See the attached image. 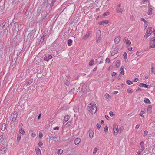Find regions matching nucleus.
Listing matches in <instances>:
<instances>
[{"mask_svg": "<svg viewBox=\"0 0 155 155\" xmlns=\"http://www.w3.org/2000/svg\"><path fill=\"white\" fill-rule=\"evenodd\" d=\"M88 110L92 114L95 113L97 111V107L95 104H92L91 103H90L88 105Z\"/></svg>", "mask_w": 155, "mask_h": 155, "instance_id": "obj_1", "label": "nucleus"}, {"mask_svg": "<svg viewBox=\"0 0 155 155\" xmlns=\"http://www.w3.org/2000/svg\"><path fill=\"white\" fill-rule=\"evenodd\" d=\"M101 33L99 30L97 31L96 32V42L97 43H99L101 39Z\"/></svg>", "mask_w": 155, "mask_h": 155, "instance_id": "obj_2", "label": "nucleus"}, {"mask_svg": "<svg viewBox=\"0 0 155 155\" xmlns=\"http://www.w3.org/2000/svg\"><path fill=\"white\" fill-rule=\"evenodd\" d=\"M114 134V135H117L119 132L118 125L116 124H114L113 125Z\"/></svg>", "mask_w": 155, "mask_h": 155, "instance_id": "obj_3", "label": "nucleus"}, {"mask_svg": "<svg viewBox=\"0 0 155 155\" xmlns=\"http://www.w3.org/2000/svg\"><path fill=\"white\" fill-rule=\"evenodd\" d=\"M17 116V115L16 113L14 112L12 114L11 116V118H12V121L14 122L15 121H16V118Z\"/></svg>", "mask_w": 155, "mask_h": 155, "instance_id": "obj_4", "label": "nucleus"}, {"mask_svg": "<svg viewBox=\"0 0 155 155\" xmlns=\"http://www.w3.org/2000/svg\"><path fill=\"white\" fill-rule=\"evenodd\" d=\"M4 9V6L3 2H0V14L3 13Z\"/></svg>", "mask_w": 155, "mask_h": 155, "instance_id": "obj_5", "label": "nucleus"}, {"mask_svg": "<svg viewBox=\"0 0 155 155\" xmlns=\"http://www.w3.org/2000/svg\"><path fill=\"white\" fill-rule=\"evenodd\" d=\"M49 1H50L48 0H44L43 3V6L47 8L50 7Z\"/></svg>", "mask_w": 155, "mask_h": 155, "instance_id": "obj_6", "label": "nucleus"}, {"mask_svg": "<svg viewBox=\"0 0 155 155\" xmlns=\"http://www.w3.org/2000/svg\"><path fill=\"white\" fill-rule=\"evenodd\" d=\"M152 27H149L148 29L147 30L146 34L147 35H148V36H149L150 34H151V32L152 31Z\"/></svg>", "mask_w": 155, "mask_h": 155, "instance_id": "obj_7", "label": "nucleus"}, {"mask_svg": "<svg viewBox=\"0 0 155 155\" xmlns=\"http://www.w3.org/2000/svg\"><path fill=\"white\" fill-rule=\"evenodd\" d=\"M33 79H30L28 82H25V84L26 86H27L30 85L33 82Z\"/></svg>", "mask_w": 155, "mask_h": 155, "instance_id": "obj_8", "label": "nucleus"}, {"mask_svg": "<svg viewBox=\"0 0 155 155\" xmlns=\"http://www.w3.org/2000/svg\"><path fill=\"white\" fill-rule=\"evenodd\" d=\"M96 60L97 61V64H100L102 62V57L101 56H100L98 58L96 59Z\"/></svg>", "mask_w": 155, "mask_h": 155, "instance_id": "obj_9", "label": "nucleus"}, {"mask_svg": "<svg viewBox=\"0 0 155 155\" xmlns=\"http://www.w3.org/2000/svg\"><path fill=\"white\" fill-rule=\"evenodd\" d=\"M46 36V35L45 34H44L41 38L40 41L39 43V44H40V43L41 44L43 42Z\"/></svg>", "mask_w": 155, "mask_h": 155, "instance_id": "obj_10", "label": "nucleus"}, {"mask_svg": "<svg viewBox=\"0 0 155 155\" xmlns=\"http://www.w3.org/2000/svg\"><path fill=\"white\" fill-rule=\"evenodd\" d=\"M91 33V32L90 31H89L87 34L85 35L84 37H83V39L84 40H86L89 37L90 34Z\"/></svg>", "mask_w": 155, "mask_h": 155, "instance_id": "obj_11", "label": "nucleus"}, {"mask_svg": "<svg viewBox=\"0 0 155 155\" xmlns=\"http://www.w3.org/2000/svg\"><path fill=\"white\" fill-rule=\"evenodd\" d=\"M81 140L79 138H77L75 139L74 141V143L75 145H77L80 142Z\"/></svg>", "mask_w": 155, "mask_h": 155, "instance_id": "obj_12", "label": "nucleus"}, {"mask_svg": "<svg viewBox=\"0 0 155 155\" xmlns=\"http://www.w3.org/2000/svg\"><path fill=\"white\" fill-rule=\"evenodd\" d=\"M89 136L90 138H92L94 134V132L91 129H90L89 131Z\"/></svg>", "mask_w": 155, "mask_h": 155, "instance_id": "obj_13", "label": "nucleus"}, {"mask_svg": "<svg viewBox=\"0 0 155 155\" xmlns=\"http://www.w3.org/2000/svg\"><path fill=\"white\" fill-rule=\"evenodd\" d=\"M139 86L141 87H143L145 88H148V85L143 83H140Z\"/></svg>", "mask_w": 155, "mask_h": 155, "instance_id": "obj_14", "label": "nucleus"}, {"mask_svg": "<svg viewBox=\"0 0 155 155\" xmlns=\"http://www.w3.org/2000/svg\"><path fill=\"white\" fill-rule=\"evenodd\" d=\"M120 39V37H118L115 38L114 39V42L116 44H117L119 42Z\"/></svg>", "mask_w": 155, "mask_h": 155, "instance_id": "obj_15", "label": "nucleus"}, {"mask_svg": "<svg viewBox=\"0 0 155 155\" xmlns=\"http://www.w3.org/2000/svg\"><path fill=\"white\" fill-rule=\"evenodd\" d=\"M35 151L37 155H41L40 150L38 147L35 149Z\"/></svg>", "mask_w": 155, "mask_h": 155, "instance_id": "obj_16", "label": "nucleus"}, {"mask_svg": "<svg viewBox=\"0 0 155 155\" xmlns=\"http://www.w3.org/2000/svg\"><path fill=\"white\" fill-rule=\"evenodd\" d=\"M109 23V21L108 20H104L100 22L99 23L100 25H101L104 24H107Z\"/></svg>", "mask_w": 155, "mask_h": 155, "instance_id": "obj_17", "label": "nucleus"}, {"mask_svg": "<svg viewBox=\"0 0 155 155\" xmlns=\"http://www.w3.org/2000/svg\"><path fill=\"white\" fill-rule=\"evenodd\" d=\"M144 142L143 141L141 142L140 143V146H141V151H143L144 150Z\"/></svg>", "mask_w": 155, "mask_h": 155, "instance_id": "obj_18", "label": "nucleus"}, {"mask_svg": "<svg viewBox=\"0 0 155 155\" xmlns=\"http://www.w3.org/2000/svg\"><path fill=\"white\" fill-rule=\"evenodd\" d=\"M33 34V33L32 31L27 36V38L28 39L30 40L31 39Z\"/></svg>", "mask_w": 155, "mask_h": 155, "instance_id": "obj_19", "label": "nucleus"}, {"mask_svg": "<svg viewBox=\"0 0 155 155\" xmlns=\"http://www.w3.org/2000/svg\"><path fill=\"white\" fill-rule=\"evenodd\" d=\"M124 67L123 66H122L120 68V74L122 75L124 74Z\"/></svg>", "mask_w": 155, "mask_h": 155, "instance_id": "obj_20", "label": "nucleus"}, {"mask_svg": "<svg viewBox=\"0 0 155 155\" xmlns=\"http://www.w3.org/2000/svg\"><path fill=\"white\" fill-rule=\"evenodd\" d=\"M6 127V124L5 123H3L2 125L1 128V130H2L4 131Z\"/></svg>", "mask_w": 155, "mask_h": 155, "instance_id": "obj_21", "label": "nucleus"}, {"mask_svg": "<svg viewBox=\"0 0 155 155\" xmlns=\"http://www.w3.org/2000/svg\"><path fill=\"white\" fill-rule=\"evenodd\" d=\"M152 106L151 105H149L147 107V111L149 113H151L152 112Z\"/></svg>", "mask_w": 155, "mask_h": 155, "instance_id": "obj_22", "label": "nucleus"}, {"mask_svg": "<svg viewBox=\"0 0 155 155\" xmlns=\"http://www.w3.org/2000/svg\"><path fill=\"white\" fill-rule=\"evenodd\" d=\"M145 113V110L143 109L140 112L139 114V115L141 116L142 117H144V116L143 115V114H144Z\"/></svg>", "mask_w": 155, "mask_h": 155, "instance_id": "obj_23", "label": "nucleus"}, {"mask_svg": "<svg viewBox=\"0 0 155 155\" xmlns=\"http://www.w3.org/2000/svg\"><path fill=\"white\" fill-rule=\"evenodd\" d=\"M117 13H122L123 12L124 8H121L120 9L119 8H117Z\"/></svg>", "mask_w": 155, "mask_h": 155, "instance_id": "obj_24", "label": "nucleus"}, {"mask_svg": "<svg viewBox=\"0 0 155 155\" xmlns=\"http://www.w3.org/2000/svg\"><path fill=\"white\" fill-rule=\"evenodd\" d=\"M46 12H43L42 13V15L43 16L42 17L43 19H45L47 18L46 16L47 15L46 14Z\"/></svg>", "mask_w": 155, "mask_h": 155, "instance_id": "obj_25", "label": "nucleus"}, {"mask_svg": "<svg viewBox=\"0 0 155 155\" xmlns=\"http://www.w3.org/2000/svg\"><path fill=\"white\" fill-rule=\"evenodd\" d=\"M150 46L149 47V48L150 49L151 48H155V44L153 43H151V42L150 43Z\"/></svg>", "mask_w": 155, "mask_h": 155, "instance_id": "obj_26", "label": "nucleus"}, {"mask_svg": "<svg viewBox=\"0 0 155 155\" xmlns=\"http://www.w3.org/2000/svg\"><path fill=\"white\" fill-rule=\"evenodd\" d=\"M72 42H73V41H72V40H71V39L68 40V45L69 46H71L72 45Z\"/></svg>", "mask_w": 155, "mask_h": 155, "instance_id": "obj_27", "label": "nucleus"}, {"mask_svg": "<svg viewBox=\"0 0 155 155\" xmlns=\"http://www.w3.org/2000/svg\"><path fill=\"white\" fill-rule=\"evenodd\" d=\"M144 102L147 104H150V101L148 98H145L144 100Z\"/></svg>", "mask_w": 155, "mask_h": 155, "instance_id": "obj_28", "label": "nucleus"}, {"mask_svg": "<svg viewBox=\"0 0 155 155\" xmlns=\"http://www.w3.org/2000/svg\"><path fill=\"white\" fill-rule=\"evenodd\" d=\"M74 88L72 89L69 92L68 94H74Z\"/></svg>", "mask_w": 155, "mask_h": 155, "instance_id": "obj_29", "label": "nucleus"}, {"mask_svg": "<svg viewBox=\"0 0 155 155\" xmlns=\"http://www.w3.org/2000/svg\"><path fill=\"white\" fill-rule=\"evenodd\" d=\"M60 137H53L54 140L55 141H58L60 140Z\"/></svg>", "mask_w": 155, "mask_h": 155, "instance_id": "obj_30", "label": "nucleus"}, {"mask_svg": "<svg viewBox=\"0 0 155 155\" xmlns=\"http://www.w3.org/2000/svg\"><path fill=\"white\" fill-rule=\"evenodd\" d=\"M73 110L74 112H77L78 111V106H75L74 107Z\"/></svg>", "mask_w": 155, "mask_h": 155, "instance_id": "obj_31", "label": "nucleus"}, {"mask_svg": "<svg viewBox=\"0 0 155 155\" xmlns=\"http://www.w3.org/2000/svg\"><path fill=\"white\" fill-rule=\"evenodd\" d=\"M120 61L117 60L116 62V66L117 67H118L120 66Z\"/></svg>", "mask_w": 155, "mask_h": 155, "instance_id": "obj_32", "label": "nucleus"}, {"mask_svg": "<svg viewBox=\"0 0 155 155\" xmlns=\"http://www.w3.org/2000/svg\"><path fill=\"white\" fill-rule=\"evenodd\" d=\"M69 118V116H68V115L65 116L64 117V121L65 122H67V121H68Z\"/></svg>", "mask_w": 155, "mask_h": 155, "instance_id": "obj_33", "label": "nucleus"}, {"mask_svg": "<svg viewBox=\"0 0 155 155\" xmlns=\"http://www.w3.org/2000/svg\"><path fill=\"white\" fill-rule=\"evenodd\" d=\"M94 63V60H91L89 63V65L90 66H92L93 65Z\"/></svg>", "mask_w": 155, "mask_h": 155, "instance_id": "obj_34", "label": "nucleus"}, {"mask_svg": "<svg viewBox=\"0 0 155 155\" xmlns=\"http://www.w3.org/2000/svg\"><path fill=\"white\" fill-rule=\"evenodd\" d=\"M19 132L20 133L23 135H24L25 134V131L21 128L19 129Z\"/></svg>", "mask_w": 155, "mask_h": 155, "instance_id": "obj_35", "label": "nucleus"}, {"mask_svg": "<svg viewBox=\"0 0 155 155\" xmlns=\"http://www.w3.org/2000/svg\"><path fill=\"white\" fill-rule=\"evenodd\" d=\"M87 87V85H83L82 86V90H83L84 91H85V90H86V87Z\"/></svg>", "mask_w": 155, "mask_h": 155, "instance_id": "obj_36", "label": "nucleus"}, {"mask_svg": "<svg viewBox=\"0 0 155 155\" xmlns=\"http://www.w3.org/2000/svg\"><path fill=\"white\" fill-rule=\"evenodd\" d=\"M21 139V136L20 134H18L17 136V140L18 142H19V141Z\"/></svg>", "mask_w": 155, "mask_h": 155, "instance_id": "obj_37", "label": "nucleus"}, {"mask_svg": "<svg viewBox=\"0 0 155 155\" xmlns=\"http://www.w3.org/2000/svg\"><path fill=\"white\" fill-rule=\"evenodd\" d=\"M104 96H105V97L107 99H109L110 98V95L107 93H106L105 94Z\"/></svg>", "mask_w": 155, "mask_h": 155, "instance_id": "obj_38", "label": "nucleus"}, {"mask_svg": "<svg viewBox=\"0 0 155 155\" xmlns=\"http://www.w3.org/2000/svg\"><path fill=\"white\" fill-rule=\"evenodd\" d=\"M108 129V127L107 126H106L104 129V131L105 133H106L107 132Z\"/></svg>", "mask_w": 155, "mask_h": 155, "instance_id": "obj_39", "label": "nucleus"}, {"mask_svg": "<svg viewBox=\"0 0 155 155\" xmlns=\"http://www.w3.org/2000/svg\"><path fill=\"white\" fill-rule=\"evenodd\" d=\"M124 129V127L123 126H121L120 127L119 129V131L120 132V133H121L123 131Z\"/></svg>", "mask_w": 155, "mask_h": 155, "instance_id": "obj_40", "label": "nucleus"}, {"mask_svg": "<svg viewBox=\"0 0 155 155\" xmlns=\"http://www.w3.org/2000/svg\"><path fill=\"white\" fill-rule=\"evenodd\" d=\"M126 83L128 84V85H130L132 84V82L130 80H127L126 81Z\"/></svg>", "mask_w": 155, "mask_h": 155, "instance_id": "obj_41", "label": "nucleus"}, {"mask_svg": "<svg viewBox=\"0 0 155 155\" xmlns=\"http://www.w3.org/2000/svg\"><path fill=\"white\" fill-rule=\"evenodd\" d=\"M117 52V51H112L111 53V55L113 56L116 54Z\"/></svg>", "mask_w": 155, "mask_h": 155, "instance_id": "obj_42", "label": "nucleus"}, {"mask_svg": "<svg viewBox=\"0 0 155 155\" xmlns=\"http://www.w3.org/2000/svg\"><path fill=\"white\" fill-rule=\"evenodd\" d=\"M98 150V149L96 147L93 150V153L94 154H95L96 153L97 151Z\"/></svg>", "mask_w": 155, "mask_h": 155, "instance_id": "obj_43", "label": "nucleus"}, {"mask_svg": "<svg viewBox=\"0 0 155 155\" xmlns=\"http://www.w3.org/2000/svg\"><path fill=\"white\" fill-rule=\"evenodd\" d=\"M123 56H124V59H126L127 58V53L126 52H124V54H123Z\"/></svg>", "mask_w": 155, "mask_h": 155, "instance_id": "obj_44", "label": "nucleus"}, {"mask_svg": "<svg viewBox=\"0 0 155 155\" xmlns=\"http://www.w3.org/2000/svg\"><path fill=\"white\" fill-rule=\"evenodd\" d=\"M71 125V122H68L66 124H65V126L66 127H68L70 126Z\"/></svg>", "mask_w": 155, "mask_h": 155, "instance_id": "obj_45", "label": "nucleus"}, {"mask_svg": "<svg viewBox=\"0 0 155 155\" xmlns=\"http://www.w3.org/2000/svg\"><path fill=\"white\" fill-rule=\"evenodd\" d=\"M126 43L127 45V46L130 45L131 44V41L129 40H128L126 42Z\"/></svg>", "mask_w": 155, "mask_h": 155, "instance_id": "obj_46", "label": "nucleus"}, {"mask_svg": "<svg viewBox=\"0 0 155 155\" xmlns=\"http://www.w3.org/2000/svg\"><path fill=\"white\" fill-rule=\"evenodd\" d=\"M153 10L152 8H150L149 9L148 12L149 13H148L149 15H150L152 14V12Z\"/></svg>", "mask_w": 155, "mask_h": 155, "instance_id": "obj_47", "label": "nucleus"}, {"mask_svg": "<svg viewBox=\"0 0 155 155\" xmlns=\"http://www.w3.org/2000/svg\"><path fill=\"white\" fill-rule=\"evenodd\" d=\"M65 84L67 86L69 85V82L68 80H66L65 81Z\"/></svg>", "mask_w": 155, "mask_h": 155, "instance_id": "obj_48", "label": "nucleus"}, {"mask_svg": "<svg viewBox=\"0 0 155 155\" xmlns=\"http://www.w3.org/2000/svg\"><path fill=\"white\" fill-rule=\"evenodd\" d=\"M63 150L61 149H60L58 153V154H61L63 153Z\"/></svg>", "mask_w": 155, "mask_h": 155, "instance_id": "obj_49", "label": "nucleus"}, {"mask_svg": "<svg viewBox=\"0 0 155 155\" xmlns=\"http://www.w3.org/2000/svg\"><path fill=\"white\" fill-rule=\"evenodd\" d=\"M127 91L128 93H131L133 92L132 89H127Z\"/></svg>", "mask_w": 155, "mask_h": 155, "instance_id": "obj_50", "label": "nucleus"}, {"mask_svg": "<svg viewBox=\"0 0 155 155\" xmlns=\"http://www.w3.org/2000/svg\"><path fill=\"white\" fill-rule=\"evenodd\" d=\"M109 12H106L104 13L103 15L105 16L109 15Z\"/></svg>", "mask_w": 155, "mask_h": 155, "instance_id": "obj_51", "label": "nucleus"}, {"mask_svg": "<svg viewBox=\"0 0 155 155\" xmlns=\"http://www.w3.org/2000/svg\"><path fill=\"white\" fill-rule=\"evenodd\" d=\"M151 72L152 73L155 74V70L153 68V66L152 67V68H151Z\"/></svg>", "mask_w": 155, "mask_h": 155, "instance_id": "obj_52", "label": "nucleus"}, {"mask_svg": "<svg viewBox=\"0 0 155 155\" xmlns=\"http://www.w3.org/2000/svg\"><path fill=\"white\" fill-rule=\"evenodd\" d=\"M116 74H117L116 73H115V72H113L112 73L111 75L113 77L114 76V78H116V77L115 76L116 75Z\"/></svg>", "mask_w": 155, "mask_h": 155, "instance_id": "obj_53", "label": "nucleus"}, {"mask_svg": "<svg viewBox=\"0 0 155 155\" xmlns=\"http://www.w3.org/2000/svg\"><path fill=\"white\" fill-rule=\"evenodd\" d=\"M150 41L153 43H155V37L152 38L150 40Z\"/></svg>", "mask_w": 155, "mask_h": 155, "instance_id": "obj_54", "label": "nucleus"}, {"mask_svg": "<svg viewBox=\"0 0 155 155\" xmlns=\"http://www.w3.org/2000/svg\"><path fill=\"white\" fill-rule=\"evenodd\" d=\"M39 136L40 138H41L43 136L42 133L41 132L39 133Z\"/></svg>", "mask_w": 155, "mask_h": 155, "instance_id": "obj_55", "label": "nucleus"}, {"mask_svg": "<svg viewBox=\"0 0 155 155\" xmlns=\"http://www.w3.org/2000/svg\"><path fill=\"white\" fill-rule=\"evenodd\" d=\"M141 20L142 21L144 22V23L147 22V21L145 20V19L143 18H141Z\"/></svg>", "mask_w": 155, "mask_h": 155, "instance_id": "obj_56", "label": "nucleus"}, {"mask_svg": "<svg viewBox=\"0 0 155 155\" xmlns=\"http://www.w3.org/2000/svg\"><path fill=\"white\" fill-rule=\"evenodd\" d=\"M44 60L47 61H48L49 60L48 59V57H47V56H45L44 58Z\"/></svg>", "mask_w": 155, "mask_h": 155, "instance_id": "obj_57", "label": "nucleus"}, {"mask_svg": "<svg viewBox=\"0 0 155 155\" xmlns=\"http://www.w3.org/2000/svg\"><path fill=\"white\" fill-rule=\"evenodd\" d=\"M128 40V38H127L126 37H125L124 38V41L125 42H126Z\"/></svg>", "mask_w": 155, "mask_h": 155, "instance_id": "obj_58", "label": "nucleus"}, {"mask_svg": "<svg viewBox=\"0 0 155 155\" xmlns=\"http://www.w3.org/2000/svg\"><path fill=\"white\" fill-rule=\"evenodd\" d=\"M110 61V59L108 58H107L106 60V63H109Z\"/></svg>", "mask_w": 155, "mask_h": 155, "instance_id": "obj_59", "label": "nucleus"}, {"mask_svg": "<svg viewBox=\"0 0 155 155\" xmlns=\"http://www.w3.org/2000/svg\"><path fill=\"white\" fill-rule=\"evenodd\" d=\"M2 149L5 151L6 149V148L5 146L2 147Z\"/></svg>", "mask_w": 155, "mask_h": 155, "instance_id": "obj_60", "label": "nucleus"}, {"mask_svg": "<svg viewBox=\"0 0 155 155\" xmlns=\"http://www.w3.org/2000/svg\"><path fill=\"white\" fill-rule=\"evenodd\" d=\"M148 133V131H144L143 134V136H145Z\"/></svg>", "mask_w": 155, "mask_h": 155, "instance_id": "obj_61", "label": "nucleus"}, {"mask_svg": "<svg viewBox=\"0 0 155 155\" xmlns=\"http://www.w3.org/2000/svg\"><path fill=\"white\" fill-rule=\"evenodd\" d=\"M109 114L111 116H113L114 115V114L113 112L110 111L109 112Z\"/></svg>", "mask_w": 155, "mask_h": 155, "instance_id": "obj_62", "label": "nucleus"}, {"mask_svg": "<svg viewBox=\"0 0 155 155\" xmlns=\"http://www.w3.org/2000/svg\"><path fill=\"white\" fill-rule=\"evenodd\" d=\"M97 127L98 129L100 128L101 125L97 123Z\"/></svg>", "mask_w": 155, "mask_h": 155, "instance_id": "obj_63", "label": "nucleus"}, {"mask_svg": "<svg viewBox=\"0 0 155 155\" xmlns=\"http://www.w3.org/2000/svg\"><path fill=\"white\" fill-rule=\"evenodd\" d=\"M148 2V0H142V3H144L145 2Z\"/></svg>", "mask_w": 155, "mask_h": 155, "instance_id": "obj_64", "label": "nucleus"}]
</instances>
